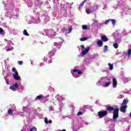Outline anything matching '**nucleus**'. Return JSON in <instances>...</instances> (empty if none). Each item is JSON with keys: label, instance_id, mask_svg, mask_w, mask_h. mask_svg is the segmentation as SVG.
<instances>
[{"label": "nucleus", "instance_id": "36", "mask_svg": "<svg viewBox=\"0 0 131 131\" xmlns=\"http://www.w3.org/2000/svg\"><path fill=\"white\" fill-rule=\"evenodd\" d=\"M82 49H84V45H81Z\"/></svg>", "mask_w": 131, "mask_h": 131}, {"label": "nucleus", "instance_id": "42", "mask_svg": "<svg viewBox=\"0 0 131 131\" xmlns=\"http://www.w3.org/2000/svg\"><path fill=\"white\" fill-rule=\"evenodd\" d=\"M42 65V63H40V66H41Z\"/></svg>", "mask_w": 131, "mask_h": 131}, {"label": "nucleus", "instance_id": "11", "mask_svg": "<svg viewBox=\"0 0 131 131\" xmlns=\"http://www.w3.org/2000/svg\"><path fill=\"white\" fill-rule=\"evenodd\" d=\"M5 31H4V29L3 28H0V34H2V35H5Z\"/></svg>", "mask_w": 131, "mask_h": 131}, {"label": "nucleus", "instance_id": "37", "mask_svg": "<svg viewBox=\"0 0 131 131\" xmlns=\"http://www.w3.org/2000/svg\"><path fill=\"white\" fill-rule=\"evenodd\" d=\"M95 7L96 8V10H98V8L99 7V6L96 5Z\"/></svg>", "mask_w": 131, "mask_h": 131}, {"label": "nucleus", "instance_id": "20", "mask_svg": "<svg viewBox=\"0 0 131 131\" xmlns=\"http://www.w3.org/2000/svg\"><path fill=\"white\" fill-rule=\"evenodd\" d=\"M8 113L10 114V115H12V114L13 113V110L9 109L8 110Z\"/></svg>", "mask_w": 131, "mask_h": 131}, {"label": "nucleus", "instance_id": "4", "mask_svg": "<svg viewBox=\"0 0 131 131\" xmlns=\"http://www.w3.org/2000/svg\"><path fill=\"white\" fill-rule=\"evenodd\" d=\"M18 88H19V85H18V83H15L14 85L10 86L9 89L12 91H14V90L18 89Z\"/></svg>", "mask_w": 131, "mask_h": 131}, {"label": "nucleus", "instance_id": "7", "mask_svg": "<svg viewBox=\"0 0 131 131\" xmlns=\"http://www.w3.org/2000/svg\"><path fill=\"white\" fill-rule=\"evenodd\" d=\"M101 40L103 41V42H106V41H108V38L105 35L101 36Z\"/></svg>", "mask_w": 131, "mask_h": 131}, {"label": "nucleus", "instance_id": "35", "mask_svg": "<svg viewBox=\"0 0 131 131\" xmlns=\"http://www.w3.org/2000/svg\"><path fill=\"white\" fill-rule=\"evenodd\" d=\"M9 51H11V50L10 48H8V49H7V52H9Z\"/></svg>", "mask_w": 131, "mask_h": 131}, {"label": "nucleus", "instance_id": "14", "mask_svg": "<svg viewBox=\"0 0 131 131\" xmlns=\"http://www.w3.org/2000/svg\"><path fill=\"white\" fill-rule=\"evenodd\" d=\"M23 34H24V35H26V36H29V34L27 33V30H25L23 31Z\"/></svg>", "mask_w": 131, "mask_h": 131}, {"label": "nucleus", "instance_id": "27", "mask_svg": "<svg viewBox=\"0 0 131 131\" xmlns=\"http://www.w3.org/2000/svg\"><path fill=\"white\" fill-rule=\"evenodd\" d=\"M45 123L46 124L49 123L48 121V118H45Z\"/></svg>", "mask_w": 131, "mask_h": 131}, {"label": "nucleus", "instance_id": "28", "mask_svg": "<svg viewBox=\"0 0 131 131\" xmlns=\"http://www.w3.org/2000/svg\"><path fill=\"white\" fill-rule=\"evenodd\" d=\"M77 115H78V116L82 115V112H78V113L77 114Z\"/></svg>", "mask_w": 131, "mask_h": 131}, {"label": "nucleus", "instance_id": "41", "mask_svg": "<svg viewBox=\"0 0 131 131\" xmlns=\"http://www.w3.org/2000/svg\"><path fill=\"white\" fill-rule=\"evenodd\" d=\"M107 80H108V81H110V79H107Z\"/></svg>", "mask_w": 131, "mask_h": 131}, {"label": "nucleus", "instance_id": "17", "mask_svg": "<svg viewBox=\"0 0 131 131\" xmlns=\"http://www.w3.org/2000/svg\"><path fill=\"white\" fill-rule=\"evenodd\" d=\"M111 21H112L113 25H115V24L116 23V20L114 19H111Z\"/></svg>", "mask_w": 131, "mask_h": 131}, {"label": "nucleus", "instance_id": "23", "mask_svg": "<svg viewBox=\"0 0 131 131\" xmlns=\"http://www.w3.org/2000/svg\"><path fill=\"white\" fill-rule=\"evenodd\" d=\"M110 21H111V19H109L106 20L105 22L104 23V24H105L106 25H107V24H108V23H109V22H110Z\"/></svg>", "mask_w": 131, "mask_h": 131}, {"label": "nucleus", "instance_id": "26", "mask_svg": "<svg viewBox=\"0 0 131 131\" xmlns=\"http://www.w3.org/2000/svg\"><path fill=\"white\" fill-rule=\"evenodd\" d=\"M71 29H67L66 30V31H67V33H71Z\"/></svg>", "mask_w": 131, "mask_h": 131}, {"label": "nucleus", "instance_id": "22", "mask_svg": "<svg viewBox=\"0 0 131 131\" xmlns=\"http://www.w3.org/2000/svg\"><path fill=\"white\" fill-rule=\"evenodd\" d=\"M85 2H86V0H84V1H83V2H82V3L80 4V8L81 7H82V6H83V5H84V3H85Z\"/></svg>", "mask_w": 131, "mask_h": 131}, {"label": "nucleus", "instance_id": "21", "mask_svg": "<svg viewBox=\"0 0 131 131\" xmlns=\"http://www.w3.org/2000/svg\"><path fill=\"white\" fill-rule=\"evenodd\" d=\"M113 47L115 48V49H118V43H114Z\"/></svg>", "mask_w": 131, "mask_h": 131}, {"label": "nucleus", "instance_id": "8", "mask_svg": "<svg viewBox=\"0 0 131 131\" xmlns=\"http://www.w3.org/2000/svg\"><path fill=\"white\" fill-rule=\"evenodd\" d=\"M103 41L102 40H98L97 41V45L98 47H102V46H103Z\"/></svg>", "mask_w": 131, "mask_h": 131}, {"label": "nucleus", "instance_id": "9", "mask_svg": "<svg viewBox=\"0 0 131 131\" xmlns=\"http://www.w3.org/2000/svg\"><path fill=\"white\" fill-rule=\"evenodd\" d=\"M43 98H45V96H43L42 94L40 95H38L37 96L35 99L36 100H42V99H43Z\"/></svg>", "mask_w": 131, "mask_h": 131}, {"label": "nucleus", "instance_id": "29", "mask_svg": "<svg viewBox=\"0 0 131 131\" xmlns=\"http://www.w3.org/2000/svg\"><path fill=\"white\" fill-rule=\"evenodd\" d=\"M18 63L19 64V65H22V64H23V61H18Z\"/></svg>", "mask_w": 131, "mask_h": 131}, {"label": "nucleus", "instance_id": "18", "mask_svg": "<svg viewBox=\"0 0 131 131\" xmlns=\"http://www.w3.org/2000/svg\"><path fill=\"white\" fill-rule=\"evenodd\" d=\"M30 131H37V129L36 128V127L33 126L32 127V128L30 129Z\"/></svg>", "mask_w": 131, "mask_h": 131}, {"label": "nucleus", "instance_id": "6", "mask_svg": "<svg viewBox=\"0 0 131 131\" xmlns=\"http://www.w3.org/2000/svg\"><path fill=\"white\" fill-rule=\"evenodd\" d=\"M90 48L88 47L87 49L82 51V56H85V55H86V54H88V53H89V52L90 51Z\"/></svg>", "mask_w": 131, "mask_h": 131}, {"label": "nucleus", "instance_id": "33", "mask_svg": "<svg viewBox=\"0 0 131 131\" xmlns=\"http://www.w3.org/2000/svg\"><path fill=\"white\" fill-rule=\"evenodd\" d=\"M48 122V123H52V120H49Z\"/></svg>", "mask_w": 131, "mask_h": 131}, {"label": "nucleus", "instance_id": "30", "mask_svg": "<svg viewBox=\"0 0 131 131\" xmlns=\"http://www.w3.org/2000/svg\"><path fill=\"white\" fill-rule=\"evenodd\" d=\"M108 49V46L107 45L104 46V51H107Z\"/></svg>", "mask_w": 131, "mask_h": 131}, {"label": "nucleus", "instance_id": "31", "mask_svg": "<svg viewBox=\"0 0 131 131\" xmlns=\"http://www.w3.org/2000/svg\"><path fill=\"white\" fill-rule=\"evenodd\" d=\"M77 71H78V70H76V69L73 70V72L74 73L77 72Z\"/></svg>", "mask_w": 131, "mask_h": 131}, {"label": "nucleus", "instance_id": "5", "mask_svg": "<svg viewBox=\"0 0 131 131\" xmlns=\"http://www.w3.org/2000/svg\"><path fill=\"white\" fill-rule=\"evenodd\" d=\"M113 87L114 88L117 87V80L115 78L113 79Z\"/></svg>", "mask_w": 131, "mask_h": 131}, {"label": "nucleus", "instance_id": "39", "mask_svg": "<svg viewBox=\"0 0 131 131\" xmlns=\"http://www.w3.org/2000/svg\"><path fill=\"white\" fill-rule=\"evenodd\" d=\"M36 2H38V3H39L40 2V0H36Z\"/></svg>", "mask_w": 131, "mask_h": 131}, {"label": "nucleus", "instance_id": "16", "mask_svg": "<svg viewBox=\"0 0 131 131\" xmlns=\"http://www.w3.org/2000/svg\"><path fill=\"white\" fill-rule=\"evenodd\" d=\"M108 66H110V70H113V64L110 63H108Z\"/></svg>", "mask_w": 131, "mask_h": 131}, {"label": "nucleus", "instance_id": "2", "mask_svg": "<svg viewBox=\"0 0 131 131\" xmlns=\"http://www.w3.org/2000/svg\"><path fill=\"white\" fill-rule=\"evenodd\" d=\"M12 71L15 73V74L13 75L14 79H15V80H20L21 79H20V77H19V73H18V72L17 71L16 68H13L12 69Z\"/></svg>", "mask_w": 131, "mask_h": 131}, {"label": "nucleus", "instance_id": "19", "mask_svg": "<svg viewBox=\"0 0 131 131\" xmlns=\"http://www.w3.org/2000/svg\"><path fill=\"white\" fill-rule=\"evenodd\" d=\"M82 29H83L84 30H86V29H88V26L84 25L82 26Z\"/></svg>", "mask_w": 131, "mask_h": 131}, {"label": "nucleus", "instance_id": "32", "mask_svg": "<svg viewBox=\"0 0 131 131\" xmlns=\"http://www.w3.org/2000/svg\"><path fill=\"white\" fill-rule=\"evenodd\" d=\"M93 22H94V23H98V20L96 19H93Z\"/></svg>", "mask_w": 131, "mask_h": 131}, {"label": "nucleus", "instance_id": "12", "mask_svg": "<svg viewBox=\"0 0 131 131\" xmlns=\"http://www.w3.org/2000/svg\"><path fill=\"white\" fill-rule=\"evenodd\" d=\"M127 103H128V100L124 99L122 103V105L124 106V105H126Z\"/></svg>", "mask_w": 131, "mask_h": 131}, {"label": "nucleus", "instance_id": "10", "mask_svg": "<svg viewBox=\"0 0 131 131\" xmlns=\"http://www.w3.org/2000/svg\"><path fill=\"white\" fill-rule=\"evenodd\" d=\"M111 83H112L111 81L106 82L105 83V85H104V88H107V86H109V85H110Z\"/></svg>", "mask_w": 131, "mask_h": 131}, {"label": "nucleus", "instance_id": "3", "mask_svg": "<svg viewBox=\"0 0 131 131\" xmlns=\"http://www.w3.org/2000/svg\"><path fill=\"white\" fill-rule=\"evenodd\" d=\"M127 108V105H122L120 107V111H121V112H123V113H125V112H126Z\"/></svg>", "mask_w": 131, "mask_h": 131}, {"label": "nucleus", "instance_id": "43", "mask_svg": "<svg viewBox=\"0 0 131 131\" xmlns=\"http://www.w3.org/2000/svg\"><path fill=\"white\" fill-rule=\"evenodd\" d=\"M56 42H55V43H54V45H56Z\"/></svg>", "mask_w": 131, "mask_h": 131}, {"label": "nucleus", "instance_id": "24", "mask_svg": "<svg viewBox=\"0 0 131 131\" xmlns=\"http://www.w3.org/2000/svg\"><path fill=\"white\" fill-rule=\"evenodd\" d=\"M127 55L128 56H130L131 55V49H129L128 52H127Z\"/></svg>", "mask_w": 131, "mask_h": 131}, {"label": "nucleus", "instance_id": "15", "mask_svg": "<svg viewBox=\"0 0 131 131\" xmlns=\"http://www.w3.org/2000/svg\"><path fill=\"white\" fill-rule=\"evenodd\" d=\"M88 39H89L88 37H83V38H81L80 39V40L81 41H84L85 40H88Z\"/></svg>", "mask_w": 131, "mask_h": 131}, {"label": "nucleus", "instance_id": "25", "mask_svg": "<svg viewBox=\"0 0 131 131\" xmlns=\"http://www.w3.org/2000/svg\"><path fill=\"white\" fill-rule=\"evenodd\" d=\"M77 74L79 75V74H82V72L79 71V70H78L77 72Z\"/></svg>", "mask_w": 131, "mask_h": 131}, {"label": "nucleus", "instance_id": "13", "mask_svg": "<svg viewBox=\"0 0 131 131\" xmlns=\"http://www.w3.org/2000/svg\"><path fill=\"white\" fill-rule=\"evenodd\" d=\"M85 12L86 13V14H91V13H93V11L91 10V9H86L85 10Z\"/></svg>", "mask_w": 131, "mask_h": 131}, {"label": "nucleus", "instance_id": "1", "mask_svg": "<svg viewBox=\"0 0 131 131\" xmlns=\"http://www.w3.org/2000/svg\"><path fill=\"white\" fill-rule=\"evenodd\" d=\"M112 111H114L113 118L115 121H116L119 114V108L118 107L114 109V107L110 105H106V111H100L98 112L97 113L98 116H99V118H103L106 115H108V113H111Z\"/></svg>", "mask_w": 131, "mask_h": 131}, {"label": "nucleus", "instance_id": "40", "mask_svg": "<svg viewBox=\"0 0 131 131\" xmlns=\"http://www.w3.org/2000/svg\"><path fill=\"white\" fill-rule=\"evenodd\" d=\"M59 131H66V130H65L64 129H63V130H60Z\"/></svg>", "mask_w": 131, "mask_h": 131}, {"label": "nucleus", "instance_id": "38", "mask_svg": "<svg viewBox=\"0 0 131 131\" xmlns=\"http://www.w3.org/2000/svg\"><path fill=\"white\" fill-rule=\"evenodd\" d=\"M6 83H7V84H9V81H6Z\"/></svg>", "mask_w": 131, "mask_h": 131}, {"label": "nucleus", "instance_id": "34", "mask_svg": "<svg viewBox=\"0 0 131 131\" xmlns=\"http://www.w3.org/2000/svg\"><path fill=\"white\" fill-rule=\"evenodd\" d=\"M48 63L50 64L51 63H52V59H50L49 61H48Z\"/></svg>", "mask_w": 131, "mask_h": 131}]
</instances>
